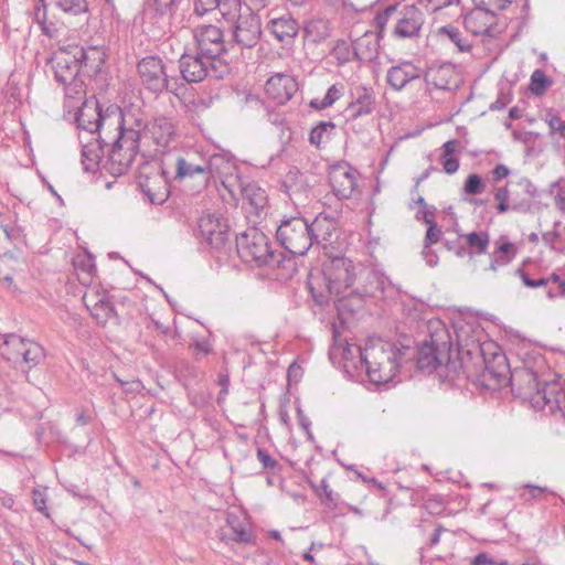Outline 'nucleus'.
Returning <instances> with one entry per match:
<instances>
[{
    "instance_id": "obj_1",
    "label": "nucleus",
    "mask_w": 565,
    "mask_h": 565,
    "mask_svg": "<svg viewBox=\"0 0 565 565\" xmlns=\"http://www.w3.org/2000/svg\"><path fill=\"white\" fill-rule=\"evenodd\" d=\"M491 347L493 344L489 343L480 348L484 361L482 374L484 380H493L494 385L499 387L513 384L515 381L523 382L526 386L525 394L530 396L533 408L552 415L559 413L565 418V388L557 382H546L543 379L542 370L545 369V361L542 356L534 360V365L525 362L523 370L511 374L507 356L502 352L497 350L491 353L492 359L487 358L486 351Z\"/></svg>"
},
{
    "instance_id": "obj_2",
    "label": "nucleus",
    "mask_w": 565,
    "mask_h": 565,
    "mask_svg": "<svg viewBox=\"0 0 565 565\" xmlns=\"http://www.w3.org/2000/svg\"><path fill=\"white\" fill-rule=\"evenodd\" d=\"M268 196L266 191L249 184V223L260 225L268 215ZM265 226L249 228V271L259 279H271L280 259L275 254Z\"/></svg>"
},
{
    "instance_id": "obj_3",
    "label": "nucleus",
    "mask_w": 565,
    "mask_h": 565,
    "mask_svg": "<svg viewBox=\"0 0 565 565\" xmlns=\"http://www.w3.org/2000/svg\"><path fill=\"white\" fill-rule=\"evenodd\" d=\"M360 267L347 257H334L326 260L322 265V278L327 292H318L312 278L309 281V289L313 300L322 306L329 301V296L334 295L337 297V309L340 311L347 308V299L353 296L350 295V290L353 289L352 285L359 275Z\"/></svg>"
},
{
    "instance_id": "obj_4",
    "label": "nucleus",
    "mask_w": 565,
    "mask_h": 565,
    "mask_svg": "<svg viewBox=\"0 0 565 565\" xmlns=\"http://www.w3.org/2000/svg\"><path fill=\"white\" fill-rule=\"evenodd\" d=\"M402 351L395 344L381 339H371L364 345L363 367L369 380L376 384L391 382L399 367Z\"/></svg>"
},
{
    "instance_id": "obj_5",
    "label": "nucleus",
    "mask_w": 565,
    "mask_h": 565,
    "mask_svg": "<svg viewBox=\"0 0 565 565\" xmlns=\"http://www.w3.org/2000/svg\"><path fill=\"white\" fill-rule=\"evenodd\" d=\"M233 170V163L222 156L211 158L204 166L196 164L186 158H179L177 160L175 179L183 180L194 174H203L206 183L211 180L214 182L218 180L232 194H234L237 189L244 192V186L236 184V178L232 173Z\"/></svg>"
},
{
    "instance_id": "obj_6",
    "label": "nucleus",
    "mask_w": 565,
    "mask_h": 565,
    "mask_svg": "<svg viewBox=\"0 0 565 565\" xmlns=\"http://www.w3.org/2000/svg\"><path fill=\"white\" fill-rule=\"evenodd\" d=\"M88 13L86 0H39L35 19L46 34H51L58 24L73 25L75 20Z\"/></svg>"
},
{
    "instance_id": "obj_7",
    "label": "nucleus",
    "mask_w": 565,
    "mask_h": 565,
    "mask_svg": "<svg viewBox=\"0 0 565 565\" xmlns=\"http://www.w3.org/2000/svg\"><path fill=\"white\" fill-rule=\"evenodd\" d=\"M79 53L78 45L57 50L52 58V70L56 81L65 86V93L68 97H84L86 95V83L81 74V65L76 60Z\"/></svg>"
},
{
    "instance_id": "obj_8",
    "label": "nucleus",
    "mask_w": 565,
    "mask_h": 565,
    "mask_svg": "<svg viewBox=\"0 0 565 565\" xmlns=\"http://www.w3.org/2000/svg\"><path fill=\"white\" fill-rule=\"evenodd\" d=\"M76 120L78 126L90 132H98L100 138H111L113 131L121 128L122 113L117 105H110L103 113L96 100H85L79 108Z\"/></svg>"
},
{
    "instance_id": "obj_9",
    "label": "nucleus",
    "mask_w": 565,
    "mask_h": 565,
    "mask_svg": "<svg viewBox=\"0 0 565 565\" xmlns=\"http://www.w3.org/2000/svg\"><path fill=\"white\" fill-rule=\"evenodd\" d=\"M429 341L424 340L418 349L417 366L422 372L431 373L444 361L449 360V335L440 321H430L428 324Z\"/></svg>"
},
{
    "instance_id": "obj_10",
    "label": "nucleus",
    "mask_w": 565,
    "mask_h": 565,
    "mask_svg": "<svg viewBox=\"0 0 565 565\" xmlns=\"http://www.w3.org/2000/svg\"><path fill=\"white\" fill-rule=\"evenodd\" d=\"M105 141H114L109 152V170L113 174H122L135 160L139 148V131L132 128H125L124 120L121 128L114 130L111 138H102Z\"/></svg>"
},
{
    "instance_id": "obj_11",
    "label": "nucleus",
    "mask_w": 565,
    "mask_h": 565,
    "mask_svg": "<svg viewBox=\"0 0 565 565\" xmlns=\"http://www.w3.org/2000/svg\"><path fill=\"white\" fill-rule=\"evenodd\" d=\"M277 239L292 255L303 256L312 246L309 223L303 217H290L280 222Z\"/></svg>"
},
{
    "instance_id": "obj_12",
    "label": "nucleus",
    "mask_w": 565,
    "mask_h": 565,
    "mask_svg": "<svg viewBox=\"0 0 565 565\" xmlns=\"http://www.w3.org/2000/svg\"><path fill=\"white\" fill-rule=\"evenodd\" d=\"M138 184L152 203L161 204L170 195V186L164 172L158 164L143 163L139 168Z\"/></svg>"
},
{
    "instance_id": "obj_13",
    "label": "nucleus",
    "mask_w": 565,
    "mask_h": 565,
    "mask_svg": "<svg viewBox=\"0 0 565 565\" xmlns=\"http://www.w3.org/2000/svg\"><path fill=\"white\" fill-rule=\"evenodd\" d=\"M329 184L339 200L351 199L358 190L359 172L348 162H338L329 171Z\"/></svg>"
},
{
    "instance_id": "obj_14",
    "label": "nucleus",
    "mask_w": 565,
    "mask_h": 565,
    "mask_svg": "<svg viewBox=\"0 0 565 565\" xmlns=\"http://www.w3.org/2000/svg\"><path fill=\"white\" fill-rule=\"evenodd\" d=\"M83 301L92 318L100 326L116 319L115 308L105 289L99 286H90L83 296Z\"/></svg>"
},
{
    "instance_id": "obj_15",
    "label": "nucleus",
    "mask_w": 565,
    "mask_h": 565,
    "mask_svg": "<svg viewBox=\"0 0 565 565\" xmlns=\"http://www.w3.org/2000/svg\"><path fill=\"white\" fill-rule=\"evenodd\" d=\"M427 90L433 89L454 92L462 83V76L455 65L444 63L431 65L424 74Z\"/></svg>"
},
{
    "instance_id": "obj_16",
    "label": "nucleus",
    "mask_w": 565,
    "mask_h": 565,
    "mask_svg": "<svg viewBox=\"0 0 565 565\" xmlns=\"http://www.w3.org/2000/svg\"><path fill=\"white\" fill-rule=\"evenodd\" d=\"M199 235L212 247L218 248L228 237V224L217 213H204L199 220Z\"/></svg>"
},
{
    "instance_id": "obj_17",
    "label": "nucleus",
    "mask_w": 565,
    "mask_h": 565,
    "mask_svg": "<svg viewBox=\"0 0 565 565\" xmlns=\"http://www.w3.org/2000/svg\"><path fill=\"white\" fill-rule=\"evenodd\" d=\"M141 83L150 90L162 92L168 86V76L161 58L147 56L137 66Z\"/></svg>"
},
{
    "instance_id": "obj_18",
    "label": "nucleus",
    "mask_w": 565,
    "mask_h": 565,
    "mask_svg": "<svg viewBox=\"0 0 565 565\" xmlns=\"http://www.w3.org/2000/svg\"><path fill=\"white\" fill-rule=\"evenodd\" d=\"M200 53L207 60L215 61L225 50L223 32L215 25H202L195 31Z\"/></svg>"
},
{
    "instance_id": "obj_19",
    "label": "nucleus",
    "mask_w": 565,
    "mask_h": 565,
    "mask_svg": "<svg viewBox=\"0 0 565 565\" xmlns=\"http://www.w3.org/2000/svg\"><path fill=\"white\" fill-rule=\"evenodd\" d=\"M359 285L350 290V295L359 298L375 297L385 291L388 278L380 270L359 268Z\"/></svg>"
},
{
    "instance_id": "obj_20",
    "label": "nucleus",
    "mask_w": 565,
    "mask_h": 565,
    "mask_svg": "<svg viewBox=\"0 0 565 565\" xmlns=\"http://www.w3.org/2000/svg\"><path fill=\"white\" fill-rule=\"evenodd\" d=\"M350 103L345 109L349 120L371 115L375 108V94L372 88L355 85L350 89Z\"/></svg>"
},
{
    "instance_id": "obj_21",
    "label": "nucleus",
    "mask_w": 565,
    "mask_h": 565,
    "mask_svg": "<svg viewBox=\"0 0 565 565\" xmlns=\"http://www.w3.org/2000/svg\"><path fill=\"white\" fill-rule=\"evenodd\" d=\"M520 184L523 185L524 192L527 198H523L521 202H509L510 192L508 186H500L494 192V199L498 202L497 211L500 214L508 211L527 212L532 206V199L537 194L536 186L527 179H522Z\"/></svg>"
},
{
    "instance_id": "obj_22",
    "label": "nucleus",
    "mask_w": 565,
    "mask_h": 565,
    "mask_svg": "<svg viewBox=\"0 0 565 565\" xmlns=\"http://www.w3.org/2000/svg\"><path fill=\"white\" fill-rule=\"evenodd\" d=\"M298 90L297 81L288 74L277 73L269 77L265 84V93L277 104H285Z\"/></svg>"
},
{
    "instance_id": "obj_23",
    "label": "nucleus",
    "mask_w": 565,
    "mask_h": 565,
    "mask_svg": "<svg viewBox=\"0 0 565 565\" xmlns=\"http://www.w3.org/2000/svg\"><path fill=\"white\" fill-rule=\"evenodd\" d=\"M422 68L411 61H401L391 66L386 73V82L390 87L396 92L402 90L407 84L420 79Z\"/></svg>"
},
{
    "instance_id": "obj_24",
    "label": "nucleus",
    "mask_w": 565,
    "mask_h": 565,
    "mask_svg": "<svg viewBox=\"0 0 565 565\" xmlns=\"http://www.w3.org/2000/svg\"><path fill=\"white\" fill-rule=\"evenodd\" d=\"M218 7L224 19L233 24L236 41L244 42L247 25L244 0H223Z\"/></svg>"
},
{
    "instance_id": "obj_25",
    "label": "nucleus",
    "mask_w": 565,
    "mask_h": 565,
    "mask_svg": "<svg viewBox=\"0 0 565 565\" xmlns=\"http://www.w3.org/2000/svg\"><path fill=\"white\" fill-rule=\"evenodd\" d=\"M465 28L468 32L477 36H494L495 15L481 8L475 9L466 14L463 19Z\"/></svg>"
},
{
    "instance_id": "obj_26",
    "label": "nucleus",
    "mask_w": 565,
    "mask_h": 565,
    "mask_svg": "<svg viewBox=\"0 0 565 565\" xmlns=\"http://www.w3.org/2000/svg\"><path fill=\"white\" fill-rule=\"evenodd\" d=\"M213 62V60H207L201 53L199 55L183 54L180 58V72L188 82H201L206 77Z\"/></svg>"
},
{
    "instance_id": "obj_27",
    "label": "nucleus",
    "mask_w": 565,
    "mask_h": 565,
    "mask_svg": "<svg viewBox=\"0 0 565 565\" xmlns=\"http://www.w3.org/2000/svg\"><path fill=\"white\" fill-rule=\"evenodd\" d=\"M106 52L100 46L79 47L76 60L81 65L82 77L86 81L100 72L106 62Z\"/></svg>"
},
{
    "instance_id": "obj_28",
    "label": "nucleus",
    "mask_w": 565,
    "mask_h": 565,
    "mask_svg": "<svg viewBox=\"0 0 565 565\" xmlns=\"http://www.w3.org/2000/svg\"><path fill=\"white\" fill-rule=\"evenodd\" d=\"M394 33L398 38L416 36L424 23L423 14L415 6H406L401 11Z\"/></svg>"
},
{
    "instance_id": "obj_29",
    "label": "nucleus",
    "mask_w": 565,
    "mask_h": 565,
    "mask_svg": "<svg viewBox=\"0 0 565 565\" xmlns=\"http://www.w3.org/2000/svg\"><path fill=\"white\" fill-rule=\"evenodd\" d=\"M152 140L160 147H167L175 138V126L171 119L159 117L149 128Z\"/></svg>"
},
{
    "instance_id": "obj_30",
    "label": "nucleus",
    "mask_w": 565,
    "mask_h": 565,
    "mask_svg": "<svg viewBox=\"0 0 565 565\" xmlns=\"http://www.w3.org/2000/svg\"><path fill=\"white\" fill-rule=\"evenodd\" d=\"M334 228L335 223L332 217L322 213L316 216L315 220L309 223L310 236H312V245H319L329 242Z\"/></svg>"
},
{
    "instance_id": "obj_31",
    "label": "nucleus",
    "mask_w": 565,
    "mask_h": 565,
    "mask_svg": "<svg viewBox=\"0 0 565 565\" xmlns=\"http://www.w3.org/2000/svg\"><path fill=\"white\" fill-rule=\"evenodd\" d=\"M269 28L275 38L280 42L286 39H292L298 34V24L290 17L273 19L269 22Z\"/></svg>"
},
{
    "instance_id": "obj_32",
    "label": "nucleus",
    "mask_w": 565,
    "mask_h": 565,
    "mask_svg": "<svg viewBox=\"0 0 565 565\" xmlns=\"http://www.w3.org/2000/svg\"><path fill=\"white\" fill-rule=\"evenodd\" d=\"M25 339L11 334L1 345V355L14 364H21L22 352L25 347Z\"/></svg>"
},
{
    "instance_id": "obj_33",
    "label": "nucleus",
    "mask_w": 565,
    "mask_h": 565,
    "mask_svg": "<svg viewBox=\"0 0 565 565\" xmlns=\"http://www.w3.org/2000/svg\"><path fill=\"white\" fill-rule=\"evenodd\" d=\"M305 33L315 43H321L331 34L330 22L326 19H312L305 25Z\"/></svg>"
},
{
    "instance_id": "obj_34",
    "label": "nucleus",
    "mask_w": 565,
    "mask_h": 565,
    "mask_svg": "<svg viewBox=\"0 0 565 565\" xmlns=\"http://www.w3.org/2000/svg\"><path fill=\"white\" fill-rule=\"evenodd\" d=\"M354 55L360 61H372L377 55V42L372 35L358 39L353 45Z\"/></svg>"
},
{
    "instance_id": "obj_35",
    "label": "nucleus",
    "mask_w": 565,
    "mask_h": 565,
    "mask_svg": "<svg viewBox=\"0 0 565 565\" xmlns=\"http://www.w3.org/2000/svg\"><path fill=\"white\" fill-rule=\"evenodd\" d=\"M333 350L340 353L342 359L345 362L351 363L354 367H358V363L363 366L364 347L362 348L358 344L345 341L339 345L335 343Z\"/></svg>"
},
{
    "instance_id": "obj_36",
    "label": "nucleus",
    "mask_w": 565,
    "mask_h": 565,
    "mask_svg": "<svg viewBox=\"0 0 565 565\" xmlns=\"http://www.w3.org/2000/svg\"><path fill=\"white\" fill-rule=\"evenodd\" d=\"M459 146L458 140H448L443 146V152L440 154V161L443 169L447 174H454L459 169V161L454 157Z\"/></svg>"
},
{
    "instance_id": "obj_37",
    "label": "nucleus",
    "mask_w": 565,
    "mask_h": 565,
    "mask_svg": "<svg viewBox=\"0 0 565 565\" xmlns=\"http://www.w3.org/2000/svg\"><path fill=\"white\" fill-rule=\"evenodd\" d=\"M515 257V247L512 243H502L492 254L489 269L495 271L499 267L508 265Z\"/></svg>"
},
{
    "instance_id": "obj_38",
    "label": "nucleus",
    "mask_w": 565,
    "mask_h": 565,
    "mask_svg": "<svg viewBox=\"0 0 565 565\" xmlns=\"http://www.w3.org/2000/svg\"><path fill=\"white\" fill-rule=\"evenodd\" d=\"M103 158V151L97 141L88 142L83 147L82 162L86 170H95Z\"/></svg>"
},
{
    "instance_id": "obj_39",
    "label": "nucleus",
    "mask_w": 565,
    "mask_h": 565,
    "mask_svg": "<svg viewBox=\"0 0 565 565\" xmlns=\"http://www.w3.org/2000/svg\"><path fill=\"white\" fill-rule=\"evenodd\" d=\"M44 356L43 348L33 342V341H25V347L22 352L21 363L26 364L29 367H32L40 363V361Z\"/></svg>"
},
{
    "instance_id": "obj_40",
    "label": "nucleus",
    "mask_w": 565,
    "mask_h": 565,
    "mask_svg": "<svg viewBox=\"0 0 565 565\" xmlns=\"http://www.w3.org/2000/svg\"><path fill=\"white\" fill-rule=\"evenodd\" d=\"M439 33L446 35L460 52H468L471 49V43L452 25L441 26Z\"/></svg>"
},
{
    "instance_id": "obj_41",
    "label": "nucleus",
    "mask_w": 565,
    "mask_h": 565,
    "mask_svg": "<svg viewBox=\"0 0 565 565\" xmlns=\"http://www.w3.org/2000/svg\"><path fill=\"white\" fill-rule=\"evenodd\" d=\"M466 241L478 254H484L489 246V234L486 232H472L466 235Z\"/></svg>"
},
{
    "instance_id": "obj_42",
    "label": "nucleus",
    "mask_w": 565,
    "mask_h": 565,
    "mask_svg": "<svg viewBox=\"0 0 565 565\" xmlns=\"http://www.w3.org/2000/svg\"><path fill=\"white\" fill-rule=\"evenodd\" d=\"M76 270L78 271V279L83 284L90 282L93 276L95 275L96 267L93 263V260L89 257H84L82 260L75 262Z\"/></svg>"
},
{
    "instance_id": "obj_43",
    "label": "nucleus",
    "mask_w": 565,
    "mask_h": 565,
    "mask_svg": "<svg viewBox=\"0 0 565 565\" xmlns=\"http://www.w3.org/2000/svg\"><path fill=\"white\" fill-rule=\"evenodd\" d=\"M257 459L266 473L276 475L281 469L280 463L264 448H257Z\"/></svg>"
},
{
    "instance_id": "obj_44",
    "label": "nucleus",
    "mask_w": 565,
    "mask_h": 565,
    "mask_svg": "<svg viewBox=\"0 0 565 565\" xmlns=\"http://www.w3.org/2000/svg\"><path fill=\"white\" fill-rule=\"evenodd\" d=\"M342 95L341 88L338 85H332L328 88L326 95L321 100L315 99L311 106L317 109H324L332 106Z\"/></svg>"
},
{
    "instance_id": "obj_45",
    "label": "nucleus",
    "mask_w": 565,
    "mask_h": 565,
    "mask_svg": "<svg viewBox=\"0 0 565 565\" xmlns=\"http://www.w3.org/2000/svg\"><path fill=\"white\" fill-rule=\"evenodd\" d=\"M334 129V125L332 122L321 121L316 127H313L309 135V141L311 145L320 146L323 140L324 136L328 131H331Z\"/></svg>"
},
{
    "instance_id": "obj_46",
    "label": "nucleus",
    "mask_w": 565,
    "mask_h": 565,
    "mask_svg": "<svg viewBox=\"0 0 565 565\" xmlns=\"http://www.w3.org/2000/svg\"><path fill=\"white\" fill-rule=\"evenodd\" d=\"M551 81L544 74V72L536 70L531 75V89L535 94H542L548 86Z\"/></svg>"
},
{
    "instance_id": "obj_47",
    "label": "nucleus",
    "mask_w": 565,
    "mask_h": 565,
    "mask_svg": "<svg viewBox=\"0 0 565 565\" xmlns=\"http://www.w3.org/2000/svg\"><path fill=\"white\" fill-rule=\"evenodd\" d=\"M486 184L481 177L478 174H470L463 185V191L470 195L481 194L484 191Z\"/></svg>"
},
{
    "instance_id": "obj_48",
    "label": "nucleus",
    "mask_w": 565,
    "mask_h": 565,
    "mask_svg": "<svg viewBox=\"0 0 565 565\" xmlns=\"http://www.w3.org/2000/svg\"><path fill=\"white\" fill-rule=\"evenodd\" d=\"M315 490L319 497H321L322 493L324 494L323 503L328 507H331L338 500V494L330 489L327 479H322L320 484L316 487Z\"/></svg>"
},
{
    "instance_id": "obj_49",
    "label": "nucleus",
    "mask_w": 565,
    "mask_h": 565,
    "mask_svg": "<svg viewBox=\"0 0 565 565\" xmlns=\"http://www.w3.org/2000/svg\"><path fill=\"white\" fill-rule=\"evenodd\" d=\"M546 295L551 299L557 296H565V280H561L557 274L551 275V286L546 289Z\"/></svg>"
},
{
    "instance_id": "obj_50",
    "label": "nucleus",
    "mask_w": 565,
    "mask_h": 565,
    "mask_svg": "<svg viewBox=\"0 0 565 565\" xmlns=\"http://www.w3.org/2000/svg\"><path fill=\"white\" fill-rule=\"evenodd\" d=\"M458 2L459 0H418V4L430 13H434L436 11L441 10L443 8L449 7Z\"/></svg>"
},
{
    "instance_id": "obj_51",
    "label": "nucleus",
    "mask_w": 565,
    "mask_h": 565,
    "mask_svg": "<svg viewBox=\"0 0 565 565\" xmlns=\"http://www.w3.org/2000/svg\"><path fill=\"white\" fill-rule=\"evenodd\" d=\"M545 121L552 132H557L559 137L565 139V120H563L557 114L548 113Z\"/></svg>"
},
{
    "instance_id": "obj_52",
    "label": "nucleus",
    "mask_w": 565,
    "mask_h": 565,
    "mask_svg": "<svg viewBox=\"0 0 565 565\" xmlns=\"http://www.w3.org/2000/svg\"><path fill=\"white\" fill-rule=\"evenodd\" d=\"M471 565H509L504 558H495L488 553L481 552L471 559Z\"/></svg>"
},
{
    "instance_id": "obj_53",
    "label": "nucleus",
    "mask_w": 565,
    "mask_h": 565,
    "mask_svg": "<svg viewBox=\"0 0 565 565\" xmlns=\"http://www.w3.org/2000/svg\"><path fill=\"white\" fill-rule=\"evenodd\" d=\"M33 502L41 513L45 516L50 515L46 508V488H36L33 490Z\"/></svg>"
},
{
    "instance_id": "obj_54",
    "label": "nucleus",
    "mask_w": 565,
    "mask_h": 565,
    "mask_svg": "<svg viewBox=\"0 0 565 565\" xmlns=\"http://www.w3.org/2000/svg\"><path fill=\"white\" fill-rule=\"evenodd\" d=\"M520 276L523 284L530 288L546 287L548 289L551 286V276L547 278L532 279L523 271H520Z\"/></svg>"
},
{
    "instance_id": "obj_55",
    "label": "nucleus",
    "mask_w": 565,
    "mask_h": 565,
    "mask_svg": "<svg viewBox=\"0 0 565 565\" xmlns=\"http://www.w3.org/2000/svg\"><path fill=\"white\" fill-rule=\"evenodd\" d=\"M220 0H196L194 10L198 14L203 15L220 6Z\"/></svg>"
},
{
    "instance_id": "obj_56",
    "label": "nucleus",
    "mask_w": 565,
    "mask_h": 565,
    "mask_svg": "<svg viewBox=\"0 0 565 565\" xmlns=\"http://www.w3.org/2000/svg\"><path fill=\"white\" fill-rule=\"evenodd\" d=\"M435 211H436V209L434 206L425 205V209H420L416 213V218L418 221H423L424 223H426L428 225L436 224Z\"/></svg>"
},
{
    "instance_id": "obj_57",
    "label": "nucleus",
    "mask_w": 565,
    "mask_h": 565,
    "mask_svg": "<svg viewBox=\"0 0 565 565\" xmlns=\"http://www.w3.org/2000/svg\"><path fill=\"white\" fill-rule=\"evenodd\" d=\"M441 235V230L437 226V224L429 225L426 237H425V248L430 244H435L439 241Z\"/></svg>"
},
{
    "instance_id": "obj_58",
    "label": "nucleus",
    "mask_w": 565,
    "mask_h": 565,
    "mask_svg": "<svg viewBox=\"0 0 565 565\" xmlns=\"http://www.w3.org/2000/svg\"><path fill=\"white\" fill-rule=\"evenodd\" d=\"M552 188L556 189L555 193V205L561 210L565 211V185H562L559 181L552 184Z\"/></svg>"
},
{
    "instance_id": "obj_59",
    "label": "nucleus",
    "mask_w": 565,
    "mask_h": 565,
    "mask_svg": "<svg viewBox=\"0 0 565 565\" xmlns=\"http://www.w3.org/2000/svg\"><path fill=\"white\" fill-rule=\"evenodd\" d=\"M493 182H499L510 174V169L505 164H497L491 171Z\"/></svg>"
},
{
    "instance_id": "obj_60",
    "label": "nucleus",
    "mask_w": 565,
    "mask_h": 565,
    "mask_svg": "<svg viewBox=\"0 0 565 565\" xmlns=\"http://www.w3.org/2000/svg\"><path fill=\"white\" fill-rule=\"evenodd\" d=\"M289 382H298L302 376V369L296 362L291 363L287 371Z\"/></svg>"
},
{
    "instance_id": "obj_61",
    "label": "nucleus",
    "mask_w": 565,
    "mask_h": 565,
    "mask_svg": "<svg viewBox=\"0 0 565 565\" xmlns=\"http://www.w3.org/2000/svg\"><path fill=\"white\" fill-rule=\"evenodd\" d=\"M524 488L529 490V492H530V499H536V498H539L542 493H545V492L553 493V492H552V491H550L547 488L540 487V486H534V484H525V486H524Z\"/></svg>"
},
{
    "instance_id": "obj_62",
    "label": "nucleus",
    "mask_w": 565,
    "mask_h": 565,
    "mask_svg": "<svg viewBox=\"0 0 565 565\" xmlns=\"http://www.w3.org/2000/svg\"><path fill=\"white\" fill-rule=\"evenodd\" d=\"M230 525L231 527L233 529V535H232V539L233 540H236V541H244V535H245V532H244V529H236L234 525H233V521H230Z\"/></svg>"
},
{
    "instance_id": "obj_63",
    "label": "nucleus",
    "mask_w": 565,
    "mask_h": 565,
    "mask_svg": "<svg viewBox=\"0 0 565 565\" xmlns=\"http://www.w3.org/2000/svg\"><path fill=\"white\" fill-rule=\"evenodd\" d=\"M424 255H425L427 265L433 267L437 264V256L435 254H433L431 252L428 250V252H425Z\"/></svg>"
},
{
    "instance_id": "obj_64",
    "label": "nucleus",
    "mask_w": 565,
    "mask_h": 565,
    "mask_svg": "<svg viewBox=\"0 0 565 565\" xmlns=\"http://www.w3.org/2000/svg\"><path fill=\"white\" fill-rule=\"evenodd\" d=\"M511 2L512 0H490L491 6L500 10L504 9Z\"/></svg>"
}]
</instances>
